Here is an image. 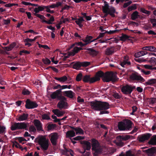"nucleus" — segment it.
Returning a JSON list of instances; mask_svg holds the SVG:
<instances>
[{"label": "nucleus", "mask_w": 156, "mask_h": 156, "mask_svg": "<svg viewBox=\"0 0 156 156\" xmlns=\"http://www.w3.org/2000/svg\"><path fill=\"white\" fill-rule=\"evenodd\" d=\"M40 146L43 150H46L49 146V140L44 136H40L37 137L34 140Z\"/></svg>", "instance_id": "1"}, {"label": "nucleus", "mask_w": 156, "mask_h": 156, "mask_svg": "<svg viewBox=\"0 0 156 156\" xmlns=\"http://www.w3.org/2000/svg\"><path fill=\"white\" fill-rule=\"evenodd\" d=\"M90 106L92 108L97 110H106L109 108L108 103L99 101L91 102Z\"/></svg>", "instance_id": "2"}, {"label": "nucleus", "mask_w": 156, "mask_h": 156, "mask_svg": "<svg viewBox=\"0 0 156 156\" xmlns=\"http://www.w3.org/2000/svg\"><path fill=\"white\" fill-rule=\"evenodd\" d=\"M101 72L102 73V75L101 77H102V80L104 82H109L110 81L115 82L118 79L116 74L112 72H108L105 74L102 71Z\"/></svg>", "instance_id": "3"}, {"label": "nucleus", "mask_w": 156, "mask_h": 156, "mask_svg": "<svg viewBox=\"0 0 156 156\" xmlns=\"http://www.w3.org/2000/svg\"><path fill=\"white\" fill-rule=\"evenodd\" d=\"M102 73L101 71L97 73L95 76L92 78L90 77V75H87L83 77V80L85 82H89L90 83H93L100 80L101 77L102 76Z\"/></svg>", "instance_id": "4"}, {"label": "nucleus", "mask_w": 156, "mask_h": 156, "mask_svg": "<svg viewBox=\"0 0 156 156\" xmlns=\"http://www.w3.org/2000/svg\"><path fill=\"white\" fill-rule=\"evenodd\" d=\"M29 126V124L27 122L16 123L12 125L11 129L13 131L18 129H24L27 130Z\"/></svg>", "instance_id": "5"}, {"label": "nucleus", "mask_w": 156, "mask_h": 156, "mask_svg": "<svg viewBox=\"0 0 156 156\" xmlns=\"http://www.w3.org/2000/svg\"><path fill=\"white\" fill-rule=\"evenodd\" d=\"M92 150L94 151L93 154L94 156L101 153L102 151L101 147L98 141L94 139L91 140Z\"/></svg>", "instance_id": "6"}, {"label": "nucleus", "mask_w": 156, "mask_h": 156, "mask_svg": "<svg viewBox=\"0 0 156 156\" xmlns=\"http://www.w3.org/2000/svg\"><path fill=\"white\" fill-rule=\"evenodd\" d=\"M106 2H104L105 5L103 7V11L104 13L107 14H109L112 17H114V13L115 12V9L113 7H109L108 5L106 4Z\"/></svg>", "instance_id": "7"}, {"label": "nucleus", "mask_w": 156, "mask_h": 156, "mask_svg": "<svg viewBox=\"0 0 156 156\" xmlns=\"http://www.w3.org/2000/svg\"><path fill=\"white\" fill-rule=\"evenodd\" d=\"M49 137L52 144L53 145H56L58 137V134L56 133H51L49 135Z\"/></svg>", "instance_id": "8"}, {"label": "nucleus", "mask_w": 156, "mask_h": 156, "mask_svg": "<svg viewBox=\"0 0 156 156\" xmlns=\"http://www.w3.org/2000/svg\"><path fill=\"white\" fill-rule=\"evenodd\" d=\"M61 99H62V100H61L58 103L57 105V107L60 109L67 108L68 105L67 102L65 101L66 100L65 98L63 96L61 97Z\"/></svg>", "instance_id": "9"}, {"label": "nucleus", "mask_w": 156, "mask_h": 156, "mask_svg": "<svg viewBox=\"0 0 156 156\" xmlns=\"http://www.w3.org/2000/svg\"><path fill=\"white\" fill-rule=\"evenodd\" d=\"M37 106L38 105L36 103L31 101L29 99H27L26 101L25 106L27 108H34L37 107Z\"/></svg>", "instance_id": "10"}, {"label": "nucleus", "mask_w": 156, "mask_h": 156, "mask_svg": "<svg viewBox=\"0 0 156 156\" xmlns=\"http://www.w3.org/2000/svg\"><path fill=\"white\" fill-rule=\"evenodd\" d=\"M130 78L132 80H140L142 82L145 81V80L140 76L136 73H133L130 76Z\"/></svg>", "instance_id": "11"}, {"label": "nucleus", "mask_w": 156, "mask_h": 156, "mask_svg": "<svg viewBox=\"0 0 156 156\" xmlns=\"http://www.w3.org/2000/svg\"><path fill=\"white\" fill-rule=\"evenodd\" d=\"M143 152L146 153L149 156L154 155L156 152V147H152L147 150L143 151Z\"/></svg>", "instance_id": "12"}, {"label": "nucleus", "mask_w": 156, "mask_h": 156, "mask_svg": "<svg viewBox=\"0 0 156 156\" xmlns=\"http://www.w3.org/2000/svg\"><path fill=\"white\" fill-rule=\"evenodd\" d=\"M133 87L127 85L123 86L121 89L122 91L124 94L130 93L132 91Z\"/></svg>", "instance_id": "13"}, {"label": "nucleus", "mask_w": 156, "mask_h": 156, "mask_svg": "<svg viewBox=\"0 0 156 156\" xmlns=\"http://www.w3.org/2000/svg\"><path fill=\"white\" fill-rule=\"evenodd\" d=\"M151 136L150 133H146L141 135L138 137L139 140L140 142H143L148 140Z\"/></svg>", "instance_id": "14"}, {"label": "nucleus", "mask_w": 156, "mask_h": 156, "mask_svg": "<svg viewBox=\"0 0 156 156\" xmlns=\"http://www.w3.org/2000/svg\"><path fill=\"white\" fill-rule=\"evenodd\" d=\"M80 143L83 145V146L85 150H90L91 148V144L90 142L85 141H81ZM85 150L83 152H84Z\"/></svg>", "instance_id": "15"}, {"label": "nucleus", "mask_w": 156, "mask_h": 156, "mask_svg": "<svg viewBox=\"0 0 156 156\" xmlns=\"http://www.w3.org/2000/svg\"><path fill=\"white\" fill-rule=\"evenodd\" d=\"M33 123L38 131H40L42 130V124L39 120L35 119L33 121Z\"/></svg>", "instance_id": "16"}, {"label": "nucleus", "mask_w": 156, "mask_h": 156, "mask_svg": "<svg viewBox=\"0 0 156 156\" xmlns=\"http://www.w3.org/2000/svg\"><path fill=\"white\" fill-rule=\"evenodd\" d=\"M59 91L58 90H57L51 94V97L53 99L57 98L58 99H60L62 96H59Z\"/></svg>", "instance_id": "17"}, {"label": "nucleus", "mask_w": 156, "mask_h": 156, "mask_svg": "<svg viewBox=\"0 0 156 156\" xmlns=\"http://www.w3.org/2000/svg\"><path fill=\"white\" fill-rule=\"evenodd\" d=\"M130 138L129 135L119 136L117 137V140L118 141H126Z\"/></svg>", "instance_id": "18"}, {"label": "nucleus", "mask_w": 156, "mask_h": 156, "mask_svg": "<svg viewBox=\"0 0 156 156\" xmlns=\"http://www.w3.org/2000/svg\"><path fill=\"white\" fill-rule=\"evenodd\" d=\"M84 21V20L82 17H81L79 19H76L75 22L79 26L80 28L83 27V23Z\"/></svg>", "instance_id": "19"}, {"label": "nucleus", "mask_w": 156, "mask_h": 156, "mask_svg": "<svg viewBox=\"0 0 156 156\" xmlns=\"http://www.w3.org/2000/svg\"><path fill=\"white\" fill-rule=\"evenodd\" d=\"M142 49L144 50L152 52H156V48L153 46H147L143 47Z\"/></svg>", "instance_id": "20"}, {"label": "nucleus", "mask_w": 156, "mask_h": 156, "mask_svg": "<svg viewBox=\"0 0 156 156\" xmlns=\"http://www.w3.org/2000/svg\"><path fill=\"white\" fill-rule=\"evenodd\" d=\"M52 112L58 117L63 115L65 113L64 111H60L58 109L53 110Z\"/></svg>", "instance_id": "21"}, {"label": "nucleus", "mask_w": 156, "mask_h": 156, "mask_svg": "<svg viewBox=\"0 0 156 156\" xmlns=\"http://www.w3.org/2000/svg\"><path fill=\"white\" fill-rule=\"evenodd\" d=\"M125 124L126 130L130 129L132 126L131 121L129 120H126L125 121Z\"/></svg>", "instance_id": "22"}, {"label": "nucleus", "mask_w": 156, "mask_h": 156, "mask_svg": "<svg viewBox=\"0 0 156 156\" xmlns=\"http://www.w3.org/2000/svg\"><path fill=\"white\" fill-rule=\"evenodd\" d=\"M64 95L70 98L73 97L74 95V93L71 90L65 91L63 92Z\"/></svg>", "instance_id": "23"}, {"label": "nucleus", "mask_w": 156, "mask_h": 156, "mask_svg": "<svg viewBox=\"0 0 156 156\" xmlns=\"http://www.w3.org/2000/svg\"><path fill=\"white\" fill-rule=\"evenodd\" d=\"M28 115L27 114H25L22 115H20L18 117L17 120L20 121L25 120L27 119Z\"/></svg>", "instance_id": "24"}, {"label": "nucleus", "mask_w": 156, "mask_h": 156, "mask_svg": "<svg viewBox=\"0 0 156 156\" xmlns=\"http://www.w3.org/2000/svg\"><path fill=\"white\" fill-rule=\"evenodd\" d=\"M55 79L60 82H64L67 80V78L66 76H63L60 77H55Z\"/></svg>", "instance_id": "25"}, {"label": "nucleus", "mask_w": 156, "mask_h": 156, "mask_svg": "<svg viewBox=\"0 0 156 156\" xmlns=\"http://www.w3.org/2000/svg\"><path fill=\"white\" fill-rule=\"evenodd\" d=\"M125 121L123 122H120L118 124V128L120 130H126L125 126Z\"/></svg>", "instance_id": "26"}, {"label": "nucleus", "mask_w": 156, "mask_h": 156, "mask_svg": "<svg viewBox=\"0 0 156 156\" xmlns=\"http://www.w3.org/2000/svg\"><path fill=\"white\" fill-rule=\"evenodd\" d=\"M147 54L146 51H141L136 53L135 54V56L136 58H138L142 56Z\"/></svg>", "instance_id": "27"}, {"label": "nucleus", "mask_w": 156, "mask_h": 156, "mask_svg": "<svg viewBox=\"0 0 156 156\" xmlns=\"http://www.w3.org/2000/svg\"><path fill=\"white\" fill-rule=\"evenodd\" d=\"M149 144L156 145V135L153 136L149 141Z\"/></svg>", "instance_id": "28"}, {"label": "nucleus", "mask_w": 156, "mask_h": 156, "mask_svg": "<svg viewBox=\"0 0 156 156\" xmlns=\"http://www.w3.org/2000/svg\"><path fill=\"white\" fill-rule=\"evenodd\" d=\"M80 49V48L77 47H75L73 51L69 54V55L74 56L76 53H77Z\"/></svg>", "instance_id": "29"}, {"label": "nucleus", "mask_w": 156, "mask_h": 156, "mask_svg": "<svg viewBox=\"0 0 156 156\" xmlns=\"http://www.w3.org/2000/svg\"><path fill=\"white\" fill-rule=\"evenodd\" d=\"M72 128L74 129L75 130L76 134H83V130L80 128L78 127L75 128L72 127Z\"/></svg>", "instance_id": "30"}, {"label": "nucleus", "mask_w": 156, "mask_h": 156, "mask_svg": "<svg viewBox=\"0 0 156 156\" xmlns=\"http://www.w3.org/2000/svg\"><path fill=\"white\" fill-rule=\"evenodd\" d=\"M67 137H73L75 136V132L72 130H70L67 131L66 133Z\"/></svg>", "instance_id": "31"}, {"label": "nucleus", "mask_w": 156, "mask_h": 156, "mask_svg": "<svg viewBox=\"0 0 156 156\" xmlns=\"http://www.w3.org/2000/svg\"><path fill=\"white\" fill-rule=\"evenodd\" d=\"M45 7L44 6H39L34 9V12H35V13H37L40 11H43Z\"/></svg>", "instance_id": "32"}, {"label": "nucleus", "mask_w": 156, "mask_h": 156, "mask_svg": "<svg viewBox=\"0 0 156 156\" xmlns=\"http://www.w3.org/2000/svg\"><path fill=\"white\" fill-rule=\"evenodd\" d=\"M92 37L91 36H88L86 37V39L83 40L86 45H87L88 44L93 41L95 40L92 41H91Z\"/></svg>", "instance_id": "33"}, {"label": "nucleus", "mask_w": 156, "mask_h": 156, "mask_svg": "<svg viewBox=\"0 0 156 156\" xmlns=\"http://www.w3.org/2000/svg\"><path fill=\"white\" fill-rule=\"evenodd\" d=\"M15 46V43H13L11 44L9 47H5L4 48V49L6 51H10L12 50V49Z\"/></svg>", "instance_id": "34"}, {"label": "nucleus", "mask_w": 156, "mask_h": 156, "mask_svg": "<svg viewBox=\"0 0 156 156\" xmlns=\"http://www.w3.org/2000/svg\"><path fill=\"white\" fill-rule=\"evenodd\" d=\"M114 48L113 47L108 48L106 50L105 54L107 55H110L113 53L114 52Z\"/></svg>", "instance_id": "35"}, {"label": "nucleus", "mask_w": 156, "mask_h": 156, "mask_svg": "<svg viewBox=\"0 0 156 156\" xmlns=\"http://www.w3.org/2000/svg\"><path fill=\"white\" fill-rule=\"evenodd\" d=\"M129 36L126 34H122V36L120 37L119 39L121 41H125L129 39Z\"/></svg>", "instance_id": "36"}, {"label": "nucleus", "mask_w": 156, "mask_h": 156, "mask_svg": "<svg viewBox=\"0 0 156 156\" xmlns=\"http://www.w3.org/2000/svg\"><path fill=\"white\" fill-rule=\"evenodd\" d=\"M81 62H77L73 65V68L76 69H78L81 67Z\"/></svg>", "instance_id": "37"}, {"label": "nucleus", "mask_w": 156, "mask_h": 156, "mask_svg": "<svg viewBox=\"0 0 156 156\" xmlns=\"http://www.w3.org/2000/svg\"><path fill=\"white\" fill-rule=\"evenodd\" d=\"M138 16L139 15L138 12L136 11L132 14L131 15V18L132 20H134L137 18Z\"/></svg>", "instance_id": "38"}, {"label": "nucleus", "mask_w": 156, "mask_h": 156, "mask_svg": "<svg viewBox=\"0 0 156 156\" xmlns=\"http://www.w3.org/2000/svg\"><path fill=\"white\" fill-rule=\"evenodd\" d=\"M156 83V79H153L149 80L146 83L148 85H152Z\"/></svg>", "instance_id": "39"}, {"label": "nucleus", "mask_w": 156, "mask_h": 156, "mask_svg": "<svg viewBox=\"0 0 156 156\" xmlns=\"http://www.w3.org/2000/svg\"><path fill=\"white\" fill-rule=\"evenodd\" d=\"M89 53L90 54L93 56L96 55L98 53V51L93 49H89Z\"/></svg>", "instance_id": "40"}, {"label": "nucleus", "mask_w": 156, "mask_h": 156, "mask_svg": "<svg viewBox=\"0 0 156 156\" xmlns=\"http://www.w3.org/2000/svg\"><path fill=\"white\" fill-rule=\"evenodd\" d=\"M149 62L154 66L156 65V58L154 57H152L150 58Z\"/></svg>", "instance_id": "41"}, {"label": "nucleus", "mask_w": 156, "mask_h": 156, "mask_svg": "<svg viewBox=\"0 0 156 156\" xmlns=\"http://www.w3.org/2000/svg\"><path fill=\"white\" fill-rule=\"evenodd\" d=\"M130 64V62H129L127 61V59H125L122 62H121L120 65L122 67H125V66L126 64L129 65Z\"/></svg>", "instance_id": "42"}, {"label": "nucleus", "mask_w": 156, "mask_h": 156, "mask_svg": "<svg viewBox=\"0 0 156 156\" xmlns=\"http://www.w3.org/2000/svg\"><path fill=\"white\" fill-rule=\"evenodd\" d=\"M29 131L30 133H35L36 131V129L34 126H31L29 127Z\"/></svg>", "instance_id": "43"}, {"label": "nucleus", "mask_w": 156, "mask_h": 156, "mask_svg": "<svg viewBox=\"0 0 156 156\" xmlns=\"http://www.w3.org/2000/svg\"><path fill=\"white\" fill-rule=\"evenodd\" d=\"M54 21V17L52 16H51L50 20L48 21H46L45 20H44V22L48 24H51L52 23V22Z\"/></svg>", "instance_id": "44"}, {"label": "nucleus", "mask_w": 156, "mask_h": 156, "mask_svg": "<svg viewBox=\"0 0 156 156\" xmlns=\"http://www.w3.org/2000/svg\"><path fill=\"white\" fill-rule=\"evenodd\" d=\"M37 37H35L33 39H30L29 38H27L24 40V41L32 42L33 41H34L37 39Z\"/></svg>", "instance_id": "45"}, {"label": "nucleus", "mask_w": 156, "mask_h": 156, "mask_svg": "<svg viewBox=\"0 0 156 156\" xmlns=\"http://www.w3.org/2000/svg\"><path fill=\"white\" fill-rule=\"evenodd\" d=\"M136 4H134L131 6L129 7L128 8V10L129 11H130L132 10L136 9Z\"/></svg>", "instance_id": "46"}, {"label": "nucleus", "mask_w": 156, "mask_h": 156, "mask_svg": "<svg viewBox=\"0 0 156 156\" xmlns=\"http://www.w3.org/2000/svg\"><path fill=\"white\" fill-rule=\"evenodd\" d=\"M90 64V62H81V66L83 67H87L89 66Z\"/></svg>", "instance_id": "47"}, {"label": "nucleus", "mask_w": 156, "mask_h": 156, "mask_svg": "<svg viewBox=\"0 0 156 156\" xmlns=\"http://www.w3.org/2000/svg\"><path fill=\"white\" fill-rule=\"evenodd\" d=\"M140 10L142 12L148 15H150L151 13L150 11L146 10L144 8H141Z\"/></svg>", "instance_id": "48"}, {"label": "nucleus", "mask_w": 156, "mask_h": 156, "mask_svg": "<svg viewBox=\"0 0 156 156\" xmlns=\"http://www.w3.org/2000/svg\"><path fill=\"white\" fill-rule=\"evenodd\" d=\"M34 15L37 17L41 19L42 20V21L43 22H44V20H45V18L43 16L37 13H35Z\"/></svg>", "instance_id": "49"}, {"label": "nucleus", "mask_w": 156, "mask_h": 156, "mask_svg": "<svg viewBox=\"0 0 156 156\" xmlns=\"http://www.w3.org/2000/svg\"><path fill=\"white\" fill-rule=\"evenodd\" d=\"M42 60L44 63L45 64H49L51 63V61L48 58L43 59Z\"/></svg>", "instance_id": "50"}, {"label": "nucleus", "mask_w": 156, "mask_h": 156, "mask_svg": "<svg viewBox=\"0 0 156 156\" xmlns=\"http://www.w3.org/2000/svg\"><path fill=\"white\" fill-rule=\"evenodd\" d=\"M59 86H60V87H61V90L65 89H66V88H68L69 89H70L71 88V85H69V86H68L67 85H62V86H61V85H59Z\"/></svg>", "instance_id": "51"}, {"label": "nucleus", "mask_w": 156, "mask_h": 156, "mask_svg": "<svg viewBox=\"0 0 156 156\" xmlns=\"http://www.w3.org/2000/svg\"><path fill=\"white\" fill-rule=\"evenodd\" d=\"M84 138V136H78L74 138L73 139L75 140H83Z\"/></svg>", "instance_id": "52"}, {"label": "nucleus", "mask_w": 156, "mask_h": 156, "mask_svg": "<svg viewBox=\"0 0 156 156\" xmlns=\"http://www.w3.org/2000/svg\"><path fill=\"white\" fill-rule=\"evenodd\" d=\"M42 119H47L48 120L50 119V117L47 114H44L42 115Z\"/></svg>", "instance_id": "53"}, {"label": "nucleus", "mask_w": 156, "mask_h": 156, "mask_svg": "<svg viewBox=\"0 0 156 156\" xmlns=\"http://www.w3.org/2000/svg\"><path fill=\"white\" fill-rule=\"evenodd\" d=\"M118 142L116 143V145L119 146L121 147L123 145V143L122 142V141H118Z\"/></svg>", "instance_id": "54"}, {"label": "nucleus", "mask_w": 156, "mask_h": 156, "mask_svg": "<svg viewBox=\"0 0 156 156\" xmlns=\"http://www.w3.org/2000/svg\"><path fill=\"white\" fill-rule=\"evenodd\" d=\"M45 7V9H46V11L48 12H50L51 13H53L54 12L53 11L51 10L50 9V7H49V6H44Z\"/></svg>", "instance_id": "55"}, {"label": "nucleus", "mask_w": 156, "mask_h": 156, "mask_svg": "<svg viewBox=\"0 0 156 156\" xmlns=\"http://www.w3.org/2000/svg\"><path fill=\"white\" fill-rule=\"evenodd\" d=\"M82 77V74L81 73L79 74L76 77V80L78 81H80Z\"/></svg>", "instance_id": "56"}, {"label": "nucleus", "mask_w": 156, "mask_h": 156, "mask_svg": "<svg viewBox=\"0 0 156 156\" xmlns=\"http://www.w3.org/2000/svg\"><path fill=\"white\" fill-rule=\"evenodd\" d=\"M18 140L20 143H21L22 144H23L24 143L23 142V141H26L25 139L22 137L19 138H18Z\"/></svg>", "instance_id": "57"}, {"label": "nucleus", "mask_w": 156, "mask_h": 156, "mask_svg": "<svg viewBox=\"0 0 156 156\" xmlns=\"http://www.w3.org/2000/svg\"><path fill=\"white\" fill-rule=\"evenodd\" d=\"M126 156H135V155L130 151H129L126 152Z\"/></svg>", "instance_id": "58"}, {"label": "nucleus", "mask_w": 156, "mask_h": 156, "mask_svg": "<svg viewBox=\"0 0 156 156\" xmlns=\"http://www.w3.org/2000/svg\"><path fill=\"white\" fill-rule=\"evenodd\" d=\"M30 92L27 89H24L22 92V94L24 95H28L30 94Z\"/></svg>", "instance_id": "59"}, {"label": "nucleus", "mask_w": 156, "mask_h": 156, "mask_svg": "<svg viewBox=\"0 0 156 156\" xmlns=\"http://www.w3.org/2000/svg\"><path fill=\"white\" fill-rule=\"evenodd\" d=\"M144 67L147 69H152L153 67L151 65H145L144 66Z\"/></svg>", "instance_id": "60"}, {"label": "nucleus", "mask_w": 156, "mask_h": 156, "mask_svg": "<svg viewBox=\"0 0 156 156\" xmlns=\"http://www.w3.org/2000/svg\"><path fill=\"white\" fill-rule=\"evenodd\" d=\"M38 45H39V47L40 48H44L45 49H49V47H48L47 45H41V44H38Z\"/></svg>", "instance_id": "61"}, {"label": "nucleus", "mask_w": 156, "mask_h": 156, "mask_svg": "<svg viewBox=\"0 0 156 156\" xmlns=\"http://www.w3.org/2000/svg\"><path fill=\"white\" fill-rule=\"evenodd\" d=\"M109 154H112L116 151V149L113 148H109L108 149Z\"/></svg>", "instance_id": "62"}, {"label": "nucleus", "mask_w": 156, "mask_h": 156, "mask_svg": "<svg viewBox=\"0 0 156 156\" xmlns=\"http://www.w3.org/2000/svg\"><path fill=\"white\" fill-rule=\"evenodd\" d=\"M14 146L15 147H16L18 148H20V149H21L22 147L21 146H20L19 144H18L17 142H15L14 143Z\"/></svg>", "instance_id": "63"}, {"label": "nucleus", "mask_w": 156, "mask_h": 156, "mask_svg": "<svg viewBox=\"0 0 156 156\" xmlns=\"http://www.w3.org/2000/svg\"><path fill=\"white\" fill-rule=\"evenodd\" d=\"M151 22L153 27L156 26V19H151Z\"/></svg>", "instance_id": "64"}]
</instances>
